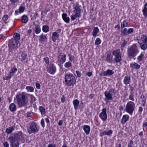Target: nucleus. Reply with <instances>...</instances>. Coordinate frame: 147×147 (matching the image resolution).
<instances>
[{
	"instance_id": "nucleus-52",
	"label": "nucleus",
	"mask_w": 147,
	"mask_h": 147,
	"mask_svg": "<svg viewBox=\"0 0 147 147\" xmlns=\"http://www.w3.org/2000/svg\"><path fill=\"white\" fill-rule=\"evenodd\" d=\"M13 76V74L10 75L9 74L8 76L6 77L4 79L6 80H8L10 79Z\"/></svg>"
},
{
	"instance_id": "nucleus-3",
	"label": "nucleus",
	"mask_w": 147,
	"mask_h": 147,
	"mask_svg": "<svg viewBox=\"0 0 147 147\" xmlns=\"http://www.w3.org/2000/svg\"><path fill=\"white\" fill-rule=\"evenodd\" d=\"M76 80L75 77L71 74L65 75V84L68 86H73L75 84Z\"/></svg>"
},
{
	"instance_id": "nucleus-20",
	"label": "nucleus",
	"mask_w": 147,
	"mask_h": 147,
	"mask_svg": "<svg viewBox=\"0 0 147 147\" xmlns=\"http://www.w3.org/2000/svg\"><path fill=\"white\" fill-rule=\"evenodd\" d=\"M113 54L115 57L121 55V53L120 49H117L114 51L112 53Z\"/></svg>"
},
{
	"instance_id": "nucleus-12",
	"label": "nucleus",
	"mask_w": 147,
	"mask_h": 147,
	"mask_svg": "<svg viewBox=\"0 0 147 147\" xmlns=\"http://www.w3.org/2000/svg\"><path fill=\"white\" fill-rule=\"evenodd\" d=\"M66 55L64 53H61L59 55L58 58V61L60 64H63L66 61Z\"/></svg>"
},
{
	"instance_id": "nucleus-19",
	"label": "nucleus",
	"mask_w": 147,
	"mask_h": 147,
	"mask_svg": "<svg viewBox=\"0 0 147 147\" xmlns=\"http://www.w3.org/2000/svg\"><path fill=\"white\" fill-rule=\"evenodd\" d=\"M131 78L130 77L127 76H125L124 79V83L126 85H127L129 84L130 82Z\"/></svg>"
},
{
	"instance_id": "nucleus-49",
	"label": "nucleus",
	"mask_w": 147,
	"mask_h": 147,
	"mask_svg": "<svg viewBox=\"0 0 147 147\" xmlns=\"http://www.w3.org/2000/svg\"><path fill=\"white\" fill-rule=\"evenodd\" d=\"M123 36L127 35V30L126 28H125L123 29L121 32Z\"/></svg>"
},
{
	"instance_id": "nucleus-56",
	"label": "nucleus",
	"mask_w": 147,
	"mask_h": 147,
	"mask_svg": "<svg viewBox=\"0 0 147 147\" xmlns=\"http://www.w3.org/2000/svg\"><path fill=\"white\" fill-rule=\"evenodd\" d=\"M143 109L142 107H139L138 109V113H139L141 114L143 111Z\"/></svg>"
},
{
	"instance_id": "nucleus-58",
	"label": "nucleus",
	"mask_w": 147,
	"mask_h": 147,
	"mask_svg": "<svg viewBox=\"0 0 147 147\" xmlns=\"http://www.w3.org/2000/svg\"><path fill=\"white\" fill-rule=\"evenodd\" d=\"M3 144L4 147H9V144L7 142H4Z\"/></svg>"
},
{
	"instance_id": "nucleus-15",
	"label": "nucleus",
	"mask_w": 147,
	"mask_h": 147,
	"mask_svg": "<svg viewBox=\"0 0 147 147\" xmlns=\"http://www.w3.org/2000/svg\"><path fill=\"white\" fill-rule=\"evenodd\" d=\"M114 72L112 70L108 69L106 71H104L102 72V74L103 76H111L114 74Z\"/></svg>"
},
{
	"instance_id": "nucleus-63",
	"label": "nucleus",
	"mask_w": 147,
	"mask_h": 147,
	"mask_svg": "<svg viewBox=\"0 0 147 147\" xmlns=\"http://www.w3.org/2000/svg\"><path fill=\"white\" fill-rule=\"evenodd\" d=\"M47 147H56V145L54 144H49Z\"/></svg>"
},
{
	"instance_id": "nucleus-7",
	"label": "nucleus",
	"mask_w": 147,
	"mask_h": 147,
	"mask_svg": "<svg viewBox=\"0 0 147 147\" xmlns=\"http://www.w3.org/2000/svg\"><path fill=\"white\" fill-rule=\"evenodd\" d=\"M39 130V127L35 122L32 123L30 125L29 127L27 129V131L29 134H35Z\"/></svg>"
},
{
	"instance_id": "nucleus-60",
	"label": "nucleus",
	"mask_w": 147,
	"mask_h": 147,
	"mask_svg": "<svg viewBox=\"0 0 147 147\" xmlns=\"http://www.w3.org/2000/svg\"><path fill=\"white\" fill-rule=\"evenodd\" d=\"M76 73L77 74V76L78 77H81V74L80 73V72L78 71H76Z\"/></svg>"
},
{
	"instance_id": "nucleus-47",
	"label": "nucleus",
	"mask_w": 147,
	"mask_h": 147,
	"mask_svg": "<svg viewBox=\"0 0 147 147\" xmlns=\"http://www.w3.org/2000/svg\"><path fill=\"white\" fill-rule=\"evenodd\" d=\"M101 41L99 38H97L96 40L95 43V45H98L100 44L101 43Z\"/></svg>"
},
{
	"instance_id": "nucleus-36",
	"label": "nucleus",
	"mask_w": 147,
	"mask_h": 147,
	"mask_svg": "<svg viewBox=\"0 0 147 147\" xmlns=\"http://www.w3.org/2000/svg\"><path fill=\"white\" fill-rule=\"evenodd\" d=\"M112 56L110 55H107L106 61L109 63H112Z\"/></svg>"
},
{
	"instance_id": "nucleus-21",
	"label": "nucleus",
	"mask_w": 147,
	"mask_h": 147,
	"mask_svg": "<svg viewBox=\"0 0 147 147\" xmlns=\"http://www.w3.org/2000/svg\"><path fill=\"white\" fill-rule=\"evenodd\" d=\"M59 34L57 33L56 32H54L53 33L52 39L53 41L55 42L56 41L57 39L59 37Z\"/></svg>"
},
{
	"instance_id": "nucleus-62",
	"label": "nucleus",
	"mask_w": 147,
	"mask_h": 147,
	"mask_svg": "<svg viewBox=\"0 0 147 147\" xmlns=\"http://www.w3.org/2000/svg\"><path fill=\"white\" fill-rule=\"evenodd\" d=\"M36 86L38 89H40V84L38 83H36Z\"/></svg>"
},
{
	"instance_id": "nucleus-53",
	"label": "nucleus",
	"mask_w": 147,
	"mask_h": 147,
	"mask_svg": "<svg viewBox=\"0 0 147 147\" xmlns=\"http://www.w3.org/2000/svg\"><path fill=\"white\" fill-rule=\"evenodd\" d=\"M133 144V142L132 140H130L128 144L127 147H132Z\"/></svg>"
},
{
	"instance_id": "nucleus-6",
	"label": "nucleus",
	"mask_w": 147,
	"mask_h": 147,
	"mask_svg": "<svg viewBox=\"0 0 147 147\" xmlns=\"http://www.w3.org/2000/svg\"><path fill=\"white\" fill-rule=\"evenodd\" d=\"M116 91L114 88H111L108 91H105L104 92L105 96V100H111L113 99V96L115 94Z\"/></svg>"
},
{
	"instance_id": "nucleus-34",
	"label": "nucleus",
	"mask_w": 147,
	"mask_h": 147,
	"mask_svg": "<svg viewBox=\"0 0 147 147\" xmlns=\"http://www.w3.org/2000/svg\"><path fill=\"white\" fill-rule=\"evenodd\" d=\"M22 22L24 23H26L28 21V18L26 16L24 15L22 17Z\"/></svg>"
},
{
	"instance_id": "nucleus-9",
	"label": "nucleus",
	"mask_w": 147,
	"mask_h": 147,
	"mask_svg": "<svg viewBox=\"0 0 147 147\" xmlns=\"http://www.w3.org/2000/svg\"><path fill=\"white\" fill-rule=\"evenodd\" d=\"M17 135H14L10 138V145L11 147H18L19 144L18 140L17 139Z\"/></svg>"
},
{
	"instance_id": "nucleus-41",
	"label": "nucleus",
	"mask_w": 147,
	"mask_h": 147,
	"mask_svg": "<svg viewBox=\"0 0 147 147\" xmlns=\"http://www.w3.org/2000/svg\"><path fill=\"white\" fill-rule=\"evenodd\" d=\"M49 28L47 25L44 26L42 28V31L45 32H47L49 30Z\"/></svg>"
},
{
	"instance_id": "nucleus-27",
	"label": "nucleus",
	"mask_w": 147,
	"mask_h": 147,
	"mask_svg": "<svg viewBox=\"0 0 147 147\" xmlns=\"http://www.w3.org/2000/svg\"><path fill=\"white\" fill-rule=\"evenodd\" d=\"M99 32L98 27H96L94 28L92 33V35L94 37L96 36Z\"/></svg>"
},
{
	"instance_id": "nucleus-38",
	"label": "nucleus",
	"mask_w": 147,
	"mask_h": 147,
	"mask_svg": "<svg viewBox=\"0 0 147 147\" xmlns=\"http://www.w3.org/2000/svg\"><path fill=\"white\" fill-rule=\"evenodd\" d=\"M39 109L42 115H44L45 113V109L43 107L40 106L39 107Z\"/></svg>"
},
{
	"instance_id": "nucleus-37",
	"label": "nucleus",
	"mask_w": 147,
	"mask_h": 147,
	"mask_svg": "<svg viewBox=\"0 0 147 147\" xmlns=\"http://www.w3.org/2000/svg\"><path fill=\"white\" fill-rule=\"evenodd\" d=\"M114 59L116 63L120 62L122 60L121 55L114 57Z\"/></svg>"
},
{
	"instance_id": "nucleus-10",
	"label": "nucleus",
	"mask_w": 147,
	"mask_h": 147,
	"mask_svg": "<svg viewBox=\"0 0 147 147\" xmlns=\"http://www.w3.org/2000/svg\"><path fill=\"white\" fill-rule=\"evenodd\" d=\"M107 111L106 109L104 108L102 109L101 112L99 115V117L103 121H105L107 119Z\"/></svg>"
},
{
	"instance_id": "nucleus-8",
	"label": "nucleus",
	"mask_w": 147,
	"mask_h": 147,
	"mask_svg": "<svg viewBox=\"0 0 147 147\" xmlns=\"http://www.w3.org/2000/svg\"><path fill=\"white\" fill-rule=\"evenodd\" d=\"M135 104L133 101L128 102L126 105L125 111L129 115H132L135 108Z\"/></svg>"
},
{
	"instance_id": "nucleus-28",
	"label": "nucleus",
	"mask_w": 147,
	"mask_h": 147,
	"mask_svg": "<svg viewBox=\"0 0 147 147\" xmlns=\"http://www.w3.org/2000/svg\"><path fill=\"white\" fill-rule=\"evenodd\" d=\"M140 46L141 49L143 50L147 49V43L142 42L140 44Z\"/></svg>"
},
{
	"instance_id": "nucleus-11",
	"label": "nucleus",
	"mask_w": 147,
	"mask_h": 147,
	"mask_svg": "<svg viewBox=\"0 0 147 147\" xmlns=\"http://www.w3.org/2000/svg\"><path fill=\"white\" fill-rule=\"evenodd\" d=\"M47 71L49 74H54L56 71V68L53 63H50L47 68Z\"/></svg>"
},
{
	"instance_id": "nucleus-22",
	"label": "nucleus",
	"mask_w": 147,
	"mask_h": 147,
	"mask_svg": "<svg viewBox=\"0 0 147 147\" xmlns=\"http://www.w3.org/2000/svg\"><path fill=\"white\" fill-rule=\"evenodd\" d=\"M9 107V109L12 112H14L16 110V106L15 104L13 103L11 104Z\"/></svg>"
},
{
	"instance_id": "nucleus-64",
	"label": "nucleus",
	"mask_w": 147,
	"mask_h": 147,
	"mask_svg": "<svg viewBox=\"0 0 147 147\" xmlns=\"http://www.w3.org/2000/svg\"><path fill=\"white\" fill-rule=\"evenodd\" d=\"M31 96V100L33 101H34L36 100V99L34 96L32 95H30Z\"/></svg>"
},
{
	"instance_id": "nucleus-25",
	"label": "nucleus",
	"mask_w": 147,
	"mask_h": 147,
	"mask_svg": "<svg viewBox=\"0 0 147 147\" xmlns=\"http://www.w3.org/2000/svg\"><path fill=\"white\" fill-rule=\"evenodd\" d=\"M130 67L132 68L138 69L140 68V66L136 63H131L130 64Z\"/></svg>"
},
{
	"instance_id": "nucleus-5",
	"label": "nucleus",
	"mask_w": 147,
	"mask_h": 147,
	"mask_svg": "<svg viewBox=\"0 0 147 147\" xmlns=\"http://www.w3.org/2000/svg\"><path fill=\"white\" fill-rule=\"evenodd\" d=\"M116 91L114 88H111L108 91H105L104 92L105 96V100H111L113 99V96L115 94Z\"/></svg>"
},
{
	"instance_id": "nucleus-39",
	"label": "nucleus",
	"mask_w": 147,
	"mask_h": 147,
	"mask_svg": "<svg viewBox=\"0 0 147 147\" xmlns=\"http://www.w3.org/2000/svg\"><path fill=\"white\" fill-rule=\"evenodd\" d=\"M141 98H142V105L143 107H145L146 103V98L144 95L142 94L141 96Z\"/></svg>"
},
{
	"instance_id": "nucleus-55",
	"label": "nucleus",
	"mask_w": 147,
	"mask_h": 147,
	"mask_svg": "<svg viewBox=\"0 0 147 147\" xmlns=\"http://www.w3.org/2000/svg\"><path fill=\"white\" fill-rule=\"evenodd\" d=\"M147 128V122H144L143 123V130L144 131H145V130L144 127Z\"/></svg>"
},
{
	"instance_id": "nucleus-16",
	"label": "nucleus",
	"mask_w": 147,
	"mask_h": 147,
	"mask_svg": "<svg viewBox=\"0 0 147 147\" xmlns=\"http://www.w3.org/2000/svg\"><path fill=\"white\" fill-rule=\"evenodd\" d=\"M129 117L128 115H125L123 116L121 119V123L122 124L125 123L129 119Z\"/></svg>"
},
{
	"instance_id": "nucleus-46",
	"label": "nucleus",
	"mask_w": 147,
	"mask_h": 147,
	"mask_svg": "<svg viewBox=\"0 0 147 147\" xmlns=\"http://www.w3.org/2000/svg\"><path fill=\"white\" fill-rule=\"evenodd\" d=\"M25 7L22 5L21 6L19 9V13H21L23 12L25 10Z\"/></svg>"
},
{
	"instance_id": "nucleus-59",
	"label": "nucleus",
	"mask_w": 147,
	"mask_h": 147,
	"mask_svg": "<svg viewBox=\"0 0 147 147\" xmlns=\"http://www.w3.org/2000/svg\"><path fill=\"white\" fill-rule=\"evenodd\" d=\"M41 124L42 125V126L44 127H45V125L44 123V121L43 119H42L41 121Z\"/></svg>"
},
{
	"instance_id": "nucleus-33",
	"label": "nucleus",
	"mask_w": 147,
	"mask_h": 147,
	"mask_svg": "<svg viewBox=\"0 0 147 147\" xmlns=\"http://www.w3.org/2000/svg\"><path fill=\"white\" fill-rule=\"evenodd\" d=\"M41 31V29L39 25L36 26L35 27V32L36 34L39 33Z\"/></svg>"
},
{
	"instance_id": "nucleus-43",
	"label": "nucleus",
	"mask_w": 147,
	"mask_h": 147,
	"mask_svg": "<svg viewBox=\"0 0 147 147\" xmlns=\"http://www.w3.org/2000/svg\"><path fill=\"white\" fill-rule=\"evenodd\" d=\"M142 11L144 16L147 17V8L146 7L144 6Z\"/></svg>"
},
{
	"instance_id": "nucleus-2",
	"label": "nucleus",
	"mask_w": 147,
	"mask_h": 147,
	"mask_svg": "<svg viewBox=\"0 0 147 147\" xmlns=\"http://www.w3.org/2000/svg\"><path fill=\"white\" fill-rule=\"evenodd\" d=\"M20 38V34L18 33H15L14 34L13 38L9 40L8 44L9 52L12 51L13 49H17L18 47V44Z\"/></svg>"
},
{
	"instance_id": "nucleus-32",
	"label": "nucleus",
	"mask_w": 147,
	"mask_h": 147,
	"mask_svg": "<svg viewBox=\"0 0 147 147\" xmlns=\"http://www.w3.org/2000/svg\"><path fill=\"white\" fill-rule=\"evenodd\" d=\"M27 56V55L26 53L24 52H22L21 55V57L20 58V59L21 61H22L26 59Z\"/></svg>"
},
{
	"instance_id": "nucleus-44",
	"label": "nucleus",
	"mask_w": 147,
	"mask_h": 147,
	"mask_svg": "<svg viewBox=\"0 0 147 147\" xmlns=\"http://www.w3.org/2000/svg\"><path fill=\"white\" fill-rule=\"evenodd\" d=\"M64 66L67 68H69L70 67H71L72 63L70 62L69 61L66 62L64 65Z\"/></svg>"
},
{
	"instance_id": "nucleus-1",
	"label": "nucleus",
	"mask_w": 147,
	"mask_h": 147,
	"mask_svg": "<svg viewBox=\"0 0 147 147\" xmlns=\"http://www.w3.org/2000/svg\"><path fill=\"white\" fill-rule=\"evenodd\" d=\"M16 100L17 101V104L20 107L27 106L28 103V98L24 92L17 94Z\"/></svg>"
},
{
	"instance_id": "nucleus-42",
	"label": "nucleus",
	"mask_w": 147,
	"mask_h": 147,
	"mask_svg": "<svg viewBox=\"0 0 147 147\" xmlns=\"http://www.w3.org/2000/svg\"><path fill=\"white\" fill-rule=\"evenodd\" d=\"M26 89L27 90L28 92H32L34 91V88L32 86H27Z\"/></svg>"
},
{
	"instance_id": "nucleus-4",
	"label": "nucleus",
	"mask_w": 147,
	"mask_h": 147,
	"mask_svg": "<svg viewBox=\"0 0 147 147\" xmlns=\"http://www.w3.org/2000/svg\"><path fill=\"white\" fill-rule=\"evenodd\" d=\"M138 52V47L135 44H133L130 48L128 49V55L130 57H136Z\"/></svg>"
},
{
	"instance_id": "nucleus-31",
	"label": "nucleus",
	"mask_w": 147,
	"mask_h": 147,
	"mask_svg": "<svg viewBox=\"0 0 147 147\" xmlns=\"http://www.w3.org/2000/svg\"><path fill=\"white\" fill-rule=\"evenodd\" d=\"M17 71V69L15 67H12L9 71V74L10 75L13 74L15 73Z\"/></svg>"
},
{
	"instance_id": "nucleus-13",
	"label": "nucleus",
	"mask_w": 147,
	"mask_h": 147,
	"mask_svg": "<svg viewBox=\"0 0 147 147\" xmlns=\"http://www.w3.org/2000/svg\"><path fill=\"white\" fill-rule=\"evenodd\" d=\"M113 131L111 130H109L107 131H104L100 132V135L101 137H103L105 135H106L108 136H111L112 135Z\"/></svg>"
},
{
	"instance_id": "nucleus-18",
	"label": "nucleus",
	"mask_w": 147,
	"mask_h": 147,
	"mask_svg": "<svg viewBox=\"0 0 147 147\" xmlns=\"http://www.w3.org/2000/svg\"><path fill=\"white\" fill-rule=\"evenodd\" d=\"M83 129L86 134L88 135L89 133L90 128V126L88 125H85L83 126Z\"/></svg>"
},
{
	"instance_id": "nucleus-61",
	"label": "nucleus",
	"mask_w": 147,
	"mask_h": 147,
	"mask_svg": "<svg viewBox=\"0 0 147 147\" xmlns=\"http://www.w3.org/2000/svg\"><path fill=\"white\" fill-rule=\"evenodd\" d=\"M10 2L13 4L19 1L18 0H9Z\"/></svg>"
},
{
	"instance_id": "nucleus-57",
	"label": "nucleus",
	"mask_w": 147,
	"mask_h": 147,
	"mask_svg": "<svg viewBox=\"0 0 147 147\" xmlns=\"http://www.w3.org/2000/svg\"><path fill=\"white\" fill-rule=\"evenodd\" d=\"M61 102L62 103L64 102L65 101V98L64 95H63L61 97Z\"/></svg>"
},
{
	"instance_id": "nucleus-24",
	"label": "nucleus",
	"mask_w": 147,
	"mask_h": 147,
	"mask_svg": "<svg viewBox=\"0 0 147 147\" xmlns=\"http://www.w3.org/2000/svg\"><path fill=\"white\" fill-rule=\"evenodd\" d=\"M14 129V127H10L6 129L5 133L7 134L11 133Z\"/></svg>"
},
{
	"instance_id": "nucleus-45",
	"label": "nucleus",
	"mask_w": 147,
	"mask_h": 147,
	"mask_svg": "<svg viewBox=\"0 0 147 147\" xmlns=\"http://www.w3.org/2000/svg\"><path fill=\"white\" fill-rule=\"evenodd\" d=\"M144 55L142 53L138 57L137 60L139 61H141L143 60V58Z\"/></svg>"
},
{
	"instance_id": "nucleus-17",
	"label": "nucleus",
	"mask_w": 147,
	"mask_h": 147,
	"mask_svg": "<svg viewBox=\"0 0 147 147\" xmlns=\"http://www.w3.org/2000/svg\"><path fill=\"white\" fill-rule=\"evenodd\" d=\"M62 18L63 20L67 23L69 22L70 19L69 17L67 16V14L66 13H63L62 14Z\"/></svg>"
},
{
	"instance_id": "nucleus-51",
	"label": "nucleus",
	"mask_w": 147,
	"mask_h": 147,
	"mask_svg": "<svg viewBox=\"0 0 147 147\" xmlns=\"http://www.w3.org/2000/svg\"><path fill=\"white\" fill-rule=\"evenodd\" d=\"M77 17H78V16L75 14L71 16V19L72 21H74L76 19Z\"/></svg>"
},
{
	"instance_id": "nucleus-50",
	"label": "nucleus",
	"mask_w": 147,
	"mask_h": 147,
	"mask_svg": "<svg viewBox=\"0 0 147 147\" xmlns=\"http://www.w3.org/2000/svg\"><path fill=\"white\" fill-rule=\"evenodd\" d=\"M134 31V29L133 28H130L127 30V35L129 34L132 33Z\"/></svg>"
},
{
	"instance_id": "nucleus-30",
	"label": "nucleus",
	"mask_w": 147,
	"mask_h": 147,
	"mask_svg": "<svg viewBox=\"0 0 147 147\" xmlns=\"http://www.w3.org/2000/svg\"><path fill=\"white\" fill-rule=\"evenodd\" d=\"M140 39L142 42L147 43V35L146 34L142 35Z\"/></svg>"
},
{
	"instance_id": "nucleus-23",
	"label": "nucleus",
	"mask_w": 147,
	"mask_h": 147,
	"mask_svg": "<svg viewBox=\"0 0 147 147\" xmlns=\"http://www.w3.org/2000/svg\"><path fill=\"white\" fill-rule=\"evenodd\" d=\"M73 103L74 106V109L75 110H77L79 105V101L78 99H76L73 100Z\"/></svg>"
},
{
	"instance_id": "nucleus-14",
	"label": "nucleus",
	"mask_w": 147,
	"mask_h": 147,
	"mask_svg": "<svg viewBox=\"0 0 147 147\" xmlns=\"http://www.w3.org/2000/svg\"><path fill=\"white\" fill-rule=\"evenodd\" d=\"M75 10L76 11L75 12V14L78 16V17H79L81 16V9L80 7L76 6L75 7Z\"/></svg>"
},
{
	"instance_id": "nucleus-26",
	"label": "nucleus",
	"mask_w": 147,
	"mask_h": 147,
	"mask_svg": "<svg viewBox=\"0 0 147 147\" xmlns=\"http://www.w3.org/2000/svg\"><path fill=\"white\" fill-rule=\"evenodd\" d=\"M14 135H17V139L19 138L20 140H22L24 138V135L22 132H19L18 134H15Z\"/></svg>"
},
{
	"instance_id": "nucleus-40",
	"label": "nucleus",
	"mask_w": 147,
	"mask_h": 147,
	"mask_svg": "<svg viewBox=\"0 0 147 147\" xmlns=\"http://www.w3.org/2000/svg\"><path fill=\"white\" fill-rule=\"evenodd\" d=\"M128 24V22H127L126 20H124L121 23V28H123L127 26Z\"/></svg>"
},
{
	"instance_id": "nucleus-35",
	"label": "nucleus",
	"mask_w": 147,
	"mask_h": 147,
	"mask_svg": "<svg viewBox=\"0 0 147 147\" xmlns=\"http://www.w3.org/2000/svg\"><path fill=\"white\" fill-rule=\"evenodd\" d=\"M39 38L40 40L42 41H46L47 40L46 35H43V34H42L39 36Z\"/></svg>"
},
{
	"instance_id": "nucleus-29",
	"label": "nucleus",
	"mask_w": 147,
	"mask_h": 147,
	"mask_svg": "<svg viewBox=\"0 0 147 147\" xmlns=\"http://www.w3.org/2000/svg\"><path fill=\"white\" fill-rule=\"evenodd\" d=\"M127 41L125 39H123L121 40V46L120 47L121 49V50H123V47L126 45Z\"/></svg>"
},
{
	"instance_id": "nucleus-48",
	"label": "nucleus",
	"mask_w": 147,
	"mask_h": 147,
	"mask_svg": "<svg viewBox=\"0 0 147 147\" xmlns=\"http://www.w3.org/2000/svg\"><path fill=\"white\" fill-rule=\"evenodd\" d=\"M134 95L133 93H131L129 96V99L132 101H134Z\"/></svg>"
},
{
	"instance_id": "nucleus-54",
	"label": "nucleus",
	"mask_w": 147,
	"mask_h": 147,
	"mask_svg": "<svg viewBox=\"0 0 147 147\" xmlns=\"http://www.w3.org/2000/svg\"><path fill=\"white\" fill-rule=\"evenodd\" d=\"M44 61L47 64L49 63V59L47 57H45L44 58Z\"/></svg>"
}]
</instances>
